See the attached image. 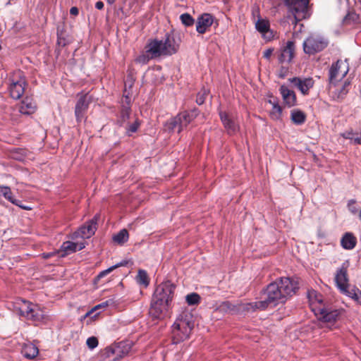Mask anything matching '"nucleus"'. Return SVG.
Instances as JSON below:
<instances>
[{"mask_svg": "<svg viewBox=\"0 0 361 361\" xmlns=\"http://www.w3.org/2000/svg\"><path fill=\"white\" fill-rule=\"evenodd\" d=\"M299 288L297 281L288 277H282L269 283L263 291L265 306L276 307L286 302Z\"/></svg>", "mask_w": 361, "mask_h": 361, "instance_id": "f257e3e1", "label": "nucleus"}, {"mask_svg": "<svg viewBox=\"0 0 361 361\" xmlns=\"http://www.w3.org/2000/svg\"><path fill=\"white\" fill-rule=\"evenodd\" d=\"M13 311L20 317L31 320L37 324L45 319L44 312L35 304L23 299H18L13 303Z\"/></svg>", "mask_w": 361, "mask_h": 361, "instance_id": "f03ea898", "label": "nucleus"}, {"mask_svg": "<svg viewBox=\"0 0 361 361\" xmlns=\"http://www.w3.org/2000/svg\"><path fill=\"white\" fill-rule=\"evenodd\" d=\"M191 317L190 314L183 313L173 324L172 329L173 343H177L189 338L194 327V323L190 319Z\"/></svg>", "mask_w": 361, "mask_h": 361, "instance_id": "7ed1b4c3", "label": "nucleus"}, {"mask_svg": "<svg viewBox=\"0 0 361 361\" xmlns=\"http://www.w3.org/2000/svg\"><path fill=\"white\" fill-rule=\"evenodd\" d=\"M152 43L149 50L154 54L161 56H170L177 52L179 44L176 42L174 36L166 34L164 40L151 39Z\"/></svg>", "mask_w": 361, "mask_h": 361, "instance_id": "20e7f679", "label": "nucleus"}, {"mask_svg": "<svg viewBox=\"0 0 361 361\" xmlns=\"http://www.w3.org/2000/svg\"><path fill=\"white\" fill-rule=\"evenodd\" d=\"M329 44V41L319 35H312L309 36L303 42L304 52L309 55H313L324 50Z\"/></svg>", "mask_w": 361, "mask_h": 361, "instance_id": "39448f33", "label": "nucleus"}, {"mask_svg": "<svg viewBox=\"0 0 361 361\" xmlns=\"http://www.w3.org/2000/svg\"><path fill=\"white\" fill-rule=\"evenodd\" d=\"M348 65L346 61L338 60L330 67L329 71V80L331 85L335 84L343 78L348 72Z\"/></svg>", "mask_w": 361, "mask_h": 361, "instance_id": "423d86ee", "label": "nucleus"}, {"mask_svg": "<svg viewBox=\"0 0 361 361\" xmlns=\"http://www.w3.org/2000/svg\"><path fill=\"white\" fill-rule=\"evenodd\" d=\"M25 85L26 81L22 73L18 72L11 79L8 88L11 97L14 99H20L25 92Z\"/></svg>", "mask_w": 361, "mask_h": 361, "instance_id": "0eeeda50", "label": "nucleus"}, {"mask_svg": "<svg viewBox=\"0 0 361 361\" xmlns=\"http://www.w3.org/2000/svg\"><path fill=\"white\" fill-rule=\"evenodd\" d=\"M175 288L176 286L170 281L162 282L156 288L153 296L162 299L170 305L174 295Z\"/></svg>", "mask_w": 361, "mask_h": 361, "instance_id": "6e6552de", "label": "nucleus"}, {"mask_svg": "<svg viewBox=\"0 0 361 361\" xmlns=\"http://www.w3.org/2000/svg\"><path fill=\"white\" fill-rule=\"evenodd\" d=\"M322 309V311L316 313L315 316L319 320L326 323H335L343 313L342 309H334L331 304L327 303Z\"/></svg>", "mask_w": 361, "mask_h": 361, "instance_id": "1a4fd4ad", "label": "nucleus"}, {"mask_svg": "<svg viewBox=\"0 0 361 361\" xmlns=\"http://www.w3.org/2000/svg\"><path fill=\"white\" fill-rule=\"evenodd\" d=\"M170 305L162 299L152 296L149 313L154 319H162L166 314Z\"/></svg>", "mask_w": 361, "mask_h": 361, "instance_id": "9d476101", "label": "nucleus"}, {"mask_svg": "<svg viewBox=\"0 0 361 361\" xmlns=\"http://www.w3.org/2000/svg\"><path fill=\"white\" fill-rule=\"evenodd\" d=\"M79 99L76 102L75 107V116L78 122H81L85 118V114L88 109L89 104L92 102V97L86 94H78Z\"/></svg>", "mask_w": 361, "mask_h": 361, "instance_id": "9b49d317", "label": "nucleus"}, {"mask_svg": "<svg viewBox=\"0 0 361 361\" xmlns=\"http://www.w3.org/2000/svg\"><path fill=\"white\" fill-rule=\"evenodd\" d=\"M99 219V215L97 214L93 219L88 221L85 225L79 228V229L74 233L75 237L81 238H89L93 235L97 230V221Z\"/></svg>", "mask_w": 361, "mask_h": 361, "instance_id": "f8f14e48", "label": "nucleus"}, {"mask_svg": "<svg viewBox=\"0 0 361 361\" xmlns=\"http://www.w3.org/2000/svg\"><path fill=\"white\" fill-rule=\"evenodd\" d=\"M293 87L297 88L303 95H307L310 90L313 87L314 80L312 78L294 77L288 79Z\"/></svg>", "mask_w": 361, "mask_h": 361, "instance_id": "ddd939ff", "label": "nucleus"}, {"mask_svg": "<svg viewBox=\"0 0 361 361\" xmlns=\"http://www.w3.org/2000/svg\"><path fill=\"white\" fill-rule=\"evenodd\" d=\"M130 102V97L124 94L121 99V109L117 119V123L121 126H123L130 118L131 113Z\"/></svg>", "mask_w": 361, "mask_h": 361, "instance_id": "4468645a", "label": "nucleus"}, {"mask_svg": "<svg viewBox=\"0 0 361 361\" xmlns=\"http://www.w3.org/2000/svg\"><path fill=\"white\" fill-rule=\"evenodd\" d=\"M307 298L309 300L310 307L314 314L318 312L322 311L323 310L322 308L328 303L324 300L322 295L314 290L308 291Z\"/></svg>", "mask_w": 361, "mask_h": 361, "instance_id": "2eb2a0df", "label": "nucleus"}, {"mask_svg": "<svg viewBox=\"0 0 361 361\" xmlns=\"http://www.w3.org/2000/svg\"><path fill=\"white\" fill-rule=\"evenodd\" d=\"M295 44L293 41H288L286 45L276 53L280 63H290L295 54Z\"/></svg>", "mask_w": 361, "mask_h": 361, "instance_id": "dca6fc26", "label": "nucleus"}, {"mask_svg": "<svg viewBox=\"0 0 361 361\" xmlns=\"http://www.w3.org/2000/svg\"><path fill=\"white\" fill-rule=\"evenodd\" d=\"M335 282L341 292H346L348 288V265L345 263L339 268L335 276Z\"/></svg>", "mask_w": 361, "mask_h": 361, "instance_id": "f3484780", "label": "nucleus"}, {"mask_svg": "<svg viewBox=\"0 0 361 361\" xmlns=\"http://www.w3.org/2000/svg\"><path fill=\"white\" fill-rule=\"evenodd\" d=\"M285 5L295 16L299 13H305L309 0H283Z\"/></svg>", "mask_w": 361, "mask_h": 361, "instance_id": "a211bd4d", "label": "nucleus"}, {"mask_svg": "<svg viewBox=\"0 0 361 361\" xmlns=\"http://www.w3.org/2000/svg\"><path fill=\"white\" fill-rule=\"evenodd\" d=\"M219 116L228 134L233 135L239 130V126L235 123L233 118L228 113L220 111Z\"/></svg>", "mask_w": 361, "mask_h": 361, "instance_id": "6ab92c4d", "label": "nucleus"}, {"mask_svg": "<svg viewBox=\"0 0 361 361\" xmlns=\"http://www.w3.org/2000/svg\"><path fill=\"white\" fill-rule=\"evenodd\" d=\"M214 22V17L210 13H203L198 18L196 24V30L200 34H204L211 27Z\"/></svg>", "mask_w": 361, "mask_h": 361, "instance_id": "aec40b11", "label": "nucleus"}, {"mask_svg": "<svg viewBox=\"0 0 361 361\" xmlns=\"http://www.w3.org/2000/svg\"><path fill=\"white\" fill-rule=\"evenodd\" d=\"M280 93L286 105L292 107L296 105L297 99L294 91L288 89L286 85H282L280 87Z\"/></svg>", "mask_w": 361, "mask_h": 361, "instance_id": "412c9836", "label": "nucleus"}, {"mask_svg": "<svg viewBox=\"0 0 361 361\" xmlns=\"http://www.w3.org/2000/svg\"><path fill=\"white\" fill-rule=\"evenodd\" d=\"M152 46V43L151 40H149L145 47V51L135 59V61L136 63L144 65L147 64L151 59L159 57L158 54H154L153 52L150 51L149 49Z\"/></svg>", "mask_w": 361, "mask_h": 361, "instance_id": "4be33fe9", "label": "nucleus"}, {"mask_svg": "<svg viewBox=\"0 0 361 361\" xmlns=\"http://www.w3.org/2000/svg\"><path fill=\"white\" fill-rule=\"evenodd\" d=\"M266 308L265 302H263V300L238 304V311L246 312H252L257 310H264Z\"/></svg>", "mask_w": 361, "mask_h": 361, "instance_id": "5701e85b", "label": "nucleus"}, {"mask_svg": "<svg viewBox=\"0 0 361 361\" xmlns=\"http://www.w3.org/2000/svg\"><path fill=\"white\" fill-rule=\"evenodd\" d=\"M199 114L197 109L194 108L190 111H184L178 114V116L181 120L183 129L188 126Z\"/></svg>", "mask_w": 361, "mask_h": 361, "instance_id": "b1692460", "label": "nucleus"}, {"mask_svg": "<svg viewBox=\"0 0 361 361\" xmlns=\"http://www.w3.org/2000/svg\"><path fill=\"white\" fill-rule=\"evenodd\" d=\"M35 102H33L32 99L29 97H25L20 106V112L23 114H31L35 112Z\"/></svg>", "mask_w": 361, "mask_h": 361, "instance_id": "393cba45", "label": "nucleus"}, {"mask_svg": "<svg viewBox=\"0 0 361 361\" xmlns=\"http://www.w3.org/2000/svg\"><path fill=\"white\" fill-rule=\"evenodd\" d=\"M165 127L169 131L177 130L178 133H180L183 130L181 123V120L178 115H176L175 117H173L171 119H169L166 123Z\"/></svg>", "mask_w": 361, "mask_h": 361, "instance_id": "a878e982", "label": "nucleus"}, {"mask_svg": "<svg viewBox=\"0 0 361 361\" xmlns=\"http://www.w3.org/2000/svg\"><path fill=\"white\" fill-rule=\"evenodd\" d=\"M165 127L169 131L177 130L178 133H180L183 130L181 123V120L178 115H176L175 117H173L171 119H169L166 123Z\"/></svg>", "mask_w": 361, "mask_h": 361, "instance_id": "bb28decb", "label": "nucleus"}, {"mask_svg": "<svg viewBox=\"0 0 361 361\" xmlns=\"http://www.w3.org/2000/svg\"><path fill=\"white\" fill-rule=\"evenodd\" d=\"M356 238L351 233H346L341 240L342 247L346 250H352L356 245Z\"/></svg>", "mask_w": 361, "mask_h": 361, "instance_id": "cd10ccee", "label": "nucleus"}, {"mask_svg": "<svg viewBox=\"0 0 361 361\" xmlns=\"http://www.w3.org/2000/svg\"><path fill=\"white\" fill-rule=\"evenodd\" d=\"M38 348L31 343H26L23 347L22 354L27 359L35 358L38 355Z\"/></svg>", "mask_w": 361, "mask_h": 361, "instance_id": "c85d7f7f", "label": "nucleus"}, {"mask_svg": "<svg viewBox=\"0 0 361 361\" xmlns=\"http://www.w3.org/2000/svg\"><path fill=\"white\" fill-rule=\"evenodd\" d=\"M85 247L84 243H75L71 241L64 242L61 246V248L66 253L73 252L76 250H81Z\"/></svg>", "mask_w": 361, "mask_h": 361, "instance_id": "c756f323", "label": "nucleus"}, {"mask_svg": "<svg viewBox=\"0 0 361 361\" xmlns=\"http://www.w3.org/2000/svg\"><path fill=\"white\" fill-rule=\"evenodd\" d=\"M306 115L304 112L298 109H294L291 111V121L296 125H301L305 123Z\"/></svg>", "mask_w": 361, "mask_h": 361, "instance_id": "7c9ffc66", "label": "nucleus"}, {"mask_svg": "<svg viewBox=\"0 0 361 361\" xmlns=\"http://www.w3.org/2000/svg\"><path fill=\"white\" fill-rule=\"evenodd\" d=\"M269 102L272 104V109L270 111V116L274 120H279L282 114V108L276 101L269 100Z\"/></svg>", "mask_w": 361, "mask_h": 361, "instance_id": "2f4dec72", "label": "nucleus"}, {"mask_svg": "<svg viewBox=\"0 0 361 361\" xmlns=\"http://www.w3.org/2000/svg\"><path fill=\"white\" fill-rule=\"evenodd\" d=\"M128 238L129 234L128 231L123 228L113 236V240L119 245H123L128 241Z\"/></svg>", "mask_w": 361, "mask_h": 361, "instance_id": "473e14b6", "label": "nucleus"}, {"mask_svg": "<svg viewBox=\"0 0 361 361\" xmlns=\"http://www.w3.org/2000/svg\"><path fill=\"white\" fill-rule=\"evenodd\" d=\"M136 281L138 284L147 287L149 283V279L146 271L140 269L136 276Z\"/></svg>", "mask_w": 361, "mask_h": 361, "instance_id": "72a5a7b5", "label": "nucleus"}, {"mask_svg": "<svg viewBox=\"0 0 361 361\" xmlns=\"http://www.w3.org/2000/svg\"><path fill=\"white\" fill-rule=\"evenodd\" d=\"M117 348H119V353L118 354V358L123 357V356L128 355L131 349V345L128 342H119L116 343Z\"/></svg>", "mask_w": 361, "mask_h": 361, "instance_id": "f704fd0d", "label": "nucleus"}, {"mask_svg": "<svg viewBox=\"0 0 361 361\" xmlns=\"http://www.w3.org/2000/svg\"><path fill=\"white\" fill-rule=\"evenodd\" d=\"M255 27L262 35H264L269 30V22L264 19H258L255 23Z\"/></svg>", "mask_w": 361, "mask_h": 361, "instance_id": "c9c22d12", "label": "nucleus"}, {"mask_svg": "<svg viewBox=\"0 0 361 361\" xmlns=\"http://www.w3.org/2000/svg\"><path fill=\"white\" fill-rule=\"evenodd\" d=\"M119 348H117L116 344L106 347L103 351V355L105 357H111L115 356L114 360L118 359V354L119 353Z\"/></svg>", "mask_w": 361, "mask_h": 361, "instance_id": "e433bc0d", "label": "nucleus"}, {"mask_svg": "<svg viewBox=\"0 0 361 361\" xmlns=\"http://www.w3.org/2000/svg\"><path fill=\"white\" fill-rule=\"evenodd\" d=\"M218 309L222 312H232L238 311V305H235L229 301H224L219 305Z\"/></svg>", "mask_w": 361, "mask_h": 361, "instance_id": "4c0bfd02", "label": "nucleus"}, {"mask_svg": "<svg viewBox=\"0 0 361 361\" xmlns=\"http://www.w3.org/2000/svg\"><path fill=\"white\" fill-rule=\"evenodd\" d=\"M342 293L361 305V291L358 288H355L351 290L346 288V292Z\"/></svg>", "mask_w": 361, "mask_h": 361, "instance_id": "58836bf2", "label": "nucleus"}, {"mask_svg": "<svg viewBox=\"0 0 361 361\" xmlns=\"http://www.w3.org/2000/svg\"><path fill=\"white\" fill-rule=\"evenodd\" d=\"M0 196L11 202L12 204H16L15 198L13 197L11 188L7 186H0Z\"/></svg>", "mask_w": 361, "mask_h": 361, "instance_id": "ea45409f", "label": "nucleus"}, {"mask_svg": "<svg viewBox=\"0 0 361 361\" xmlns=\"http://www.w3.org/2000/svg\"><path fill=\"white\" fill-rule=\"evenodd\" d=\"M140 126V121L136 118L133 123L128 124L126 127V134L128 137L131 136L133 133H136Z\"/></svg>", "mask_w": 361, "mask_h": 361, "instance_id": "a19ab883", "label": "nucleus"}, {"mask_svg": "<svg viewBox=\"0 0 361 361\" xmlns=\"http://www.w3.org/2000/svg\"><path fill=\"white\" fill-rule=\"evenodd\" d=\"M200 296L199 294L196 293H192L190 294H188L185 296V300L187 303L189 305H198L200 302Z\"/></svg>", "mask_w": 361, "mask_h": 361, "instance_id": "79ce46f5", "label": "nucleus"}, {"mask_svg": "<svg viewBox=\"0 0 361 361\" xmlns=\"http://www.w3.org/2000/svg\"><path fill=\"white\" fill-rule=\"evenodd\" d=\"M359 21V16L354 12L348 13L343 19V22L345 24H350V23H357Z\"/></svg>", "mask_w": 361, "mask_h": 361, "instance_id": "37998d69", "label": "nucleus"}, {"mask_svg": "<svg viewBox=\"0 0 361 361\" xmlns=\"http://www.w3.org/2000/svg\"><path fill=\"white\" fill-rule=\"evenodd\" d=\"M180 19L185 26H191L194 24V19L189 13H183L180 15Z\"/></svg>", "mask_w": 361, "mask_h": 361, "instance_id": "c03bdc74", "label": "nucleus"}, {"mask_svg": "<svg viewBox=\"0 0 361 361\" xmlns=\"http://www.w3.org/2000/svg\"><path fill=\"white\" fill-rule=\"evenodd\" d=\"M207 95V92L205 90H203L197 93L196 102L197 104L201 105L204 104L206 97Z\"/></svg>", "mask_w": 361, "mask_h": 361, "instance_id": "a18cd8bd", "label": "nucleus"}, {"mask_svg": "<svg viewBox=\"0 0 361 361\" xmlns=\"http://www.w3.org/2000/svg\"><path fill=\"white\" fill-rule=\"evenodd\" d=\"M109 305V301L106 300L105 302H103L94 306L92 310H90V311H88L86 313L85 317L90 316L94 311H96L100 308H104V307H107Z\"/></svg>", "mask_w": 361, "mask_h": 361, "instance_id": "49530a36", "label": "nucleus"}, {"mask_svg": "<svg viewBox=\"0 0 361 361\" xmlns=\"http://www.w3.org/2000/svg\"><path fill=\"white\" fill-rule=\"evenodd\" d=\"M350 85V82L345 81L344 84L342 85L338 94H337L338 99H342L343 97L348 93V87Z\"/></svg>", "mask_w": 361, "mask_h": 361, "instance_id": "de8ad7c7", "label": "nucleus"}, {"mask_svg": "<svg viewBox=\"0 0 361 361\" xmlns=\"http://www.w3.org/2000/svg\"><path fill=\"white\" fill-rule=\"evenodd\" d=\"M86 343L90 349H94L98 345V339L94 336L90 337L87 339Z\"/></svg>", "mask_w": 361, "mask_h": 361, "instance_id": "09e8293b", "label": "nucleus"}, {"mask_svg": "<svg viewBox=\"0 0 361 361\" xmlns=\"http://www.w3.org/2000/svg\"><path fill=\"white\" fill-rule=\"evenodd\" d=\"M355 200H351L349 201L348 204L349 211L353 214H355L357 212V209L355 207Z\"/></svg>", "mask_w": 361, "mask_h": 361, "instance_id": "8fccbe9b", "label": "nucleus"}, {"mask_svg": "<svg viewBox=\"0 0 361 361\" xmlns=\"http://www.w3.org/2000/svg\"><path fill=\"white\" fill-rule=\"evenodd\" d=\"M288 68L282 66L279 70L278 76L280 78H284L288 75Z\"/></svg>", "mask_w": 361, "mask_h": 361, "instance_id": "3c124183", "label": "nucleus"}, {"mask_svg": "<svg viewBox=\"0 0 361 361\" xmlns=\"http://www.w3.org/2000/svg\"><path fill=\"white\" fill-rule=\"evenodd\" d=\"M355 133L353 132V130L345 131L342 134V136L345 139L350 140L351 143L353 142V138H354Z\"/></svg>", "mask_w": 361, "mask_h": 361, "instance_id": "603ef678", "label": "nucleus"}, {"mask_svg": "<svg viewBox=\"0 0 361 361\" xmlns=\"http://www.w3.org/2000/svg\"><path fill=\"white\" fill-rule=\"evenodd\" d=\"M114 269H115V267H111L109 269L101 271L97 276V279H100L101 278L104 277V276L112 271Z\"/></svg>", "mask_w": 361, "mask_h": 361, "instance_id": "864d4df0", "label": "nucleus"}, {"mask_svg": "<svg viewBox=\"0 0 361 361\" xmlns=\"http://www.w3.org/2000/svg\"><path fill=\"white\" fill-rule=\"evenodd\" d=\"M15 202H16V204H14L15 205H16L25 210H31L32 209L31 207L24 205L23 204H22V202L20 200L15 199Z\"/></svg>", "mask_w": 361, "mask_h": 361, "instance_id": "5fc2aeb1", "label": "nucleus"}, {"mask_svg": "<svg viewBox=\"0 0 361 361\" xmlns=\"http://www.w3.org/2000/svg\"><path fill=\"white\" fill-rule=\"evenodd\" d=\"M15 202H16V204H14L15 205H16L25 210H31L32 209L31 207L24 205L23 204H22V202L20 200L15 199Z\"/></svg>", "mask_w": 361, "mask_h": 361, "instance_id": "6e6d98bb", "label": "nucleus"}, {"mask_svg": "<svg viewBox=\"0 0 361 361\" xmlns=\"http://www.w3.org/2000/svg\"><path fill=\"white\" fill-rule=\"evenodd\" d=\"M274 51V49H267L263 53V56L267 59H269L271 56L272 55Z\"/></svg>", "mask_w": 361, "mask_h": 361, "instance_id": "4d7b16f0", "label": "nucleus"}, {"mask_svg": "<svg viewBox=\"0 0 361 361\" xmlns=\"http://www.w3.org/2000/svg\"><path fill=\"white\" fill-rule=\"evenodd\" d=\"M70 13L72 16H78L79 13V10L77 7L73 6V7L71 8Z\"/></svg>", "mask_w": 361, "mask_h": 361, "instance_id": "13d9d810", "label": "nucleus"}, {"mask_svg": "<svg viewBox=\"0 0 361 361\" xmlns=\"http://www.w3.org/2000/svg\"><path fill=\"white\" fill-rule=\"evenodd\" d=\"M352 144L354 145H361V136L354 137Z\"/></svg>", "mask_w": 361, "mask_h": 361, "instance_id": "bf43d9fd", "label": "nucleus"}, {"mask_svg": "<svg viewBox=\"0 0 361 361\" xmlns=\"http://www.w3.org/2000/svg\"><path fill=\"white\" fill-rule=\"evenodd\" d=\"M95 8L98 10H102L104 8V3L102 1H97L95 4Z\"/></svg>", "mask_w": 361, "mask_h": 361, "instance_id": "052dcab7", "label": "nucleus"}, {"mask_svg": "<svg viewBox=\"0 0 361 361\" xmlns=\"http://www.w3.org/2000/svg\"><path fill=\"white\" fill-rule=\"evenodd\" d=\"M127 264H128V262L127 261H122V262L116 264L114 267H115V269H116V268H118V267H120L126 266Z\"/></svg>", "mask_w": 361, "mask_h": 361, "instance_id": "680f3d73", "label": "nucleus"}, {"mask_svg": "<svg viewBox=\"0 0 361 361\" xmlns=\"http://www.w3.org/2000/svg\"><path fill=\"white\" fill-rule=\"evenodd\" d=\"M108 1H109L110 4H112V3L114 1V0H108Z\"/></svg>", "mask_w": 361, "mask_h": 361, "instance_id": "e2e57ef3", "label": "nucleus"}]
</instances>
